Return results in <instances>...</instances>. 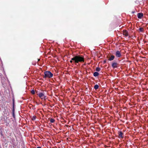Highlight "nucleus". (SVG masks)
<instances>
[{
	"label": "nucleus",
	"instance_id": "f257e3e1",
	"mask_svg": "<svg viewBox=\"0 0 148 148\" xmlns=\"http://www.w3.org/2000/svg\"><path fill=\"white\" fill-rule=\"evenodd\" d=\"M72 60L73 61V62L77 64L79 62H84V60L83 56L80 55H77L71 58Z\"/></svg>",
	"mask_w": 148,
	"mask_h": 148
},
{
	"label": "nucleus",
	"instance_id": "f03ea898",
	"mask_svg": "<svg viewBox=\"0 0 148 148\" xmlns=\"http://www.w3.org/2000/svg\"><path fill=\"white\" fill-rule=\"evenodd\" d=\"M45 78H51L53 76V74L49 71H46L44 72Z\"/></svg>",
	"mask_w": 148,
	"mask_h": 148
},
{
	"label": "nucleus",
	"instance_id": "7ed1b4c3",
	"mask_svg": "<svg viewBox=\"0 0 148 148\" xmlns=\"http://www.w3.org/2000/svg\"><path fill=\"white\" fill-rule=\"evenodd\" d=\"M116 56L117 57H120L121 56V53L119 51H116L115 53Z\"/></svg>",
	"mask_w": 148,
	"mask_h": 148
},
{
	"label": "nucleus",
	"instance_id": "20e7f679",
	"mask_svg": "<svg viewBox=\"0 0 148 148\" xmlns=\"http://www.w3.org/2000/svg\"><path fill=\"white\" fill-rule=\"evenodd\" d=\"M123 34L126 36H128V31L126 30H123Z\"/></svg>",
	"mask_w": 148,
	"mask_h": 148
},
{
	"label": "nucleus",
	"instance_id": "39448f33",
	"mask_svg": "<svg viewBox=\"0 0 148 148\" xmlns=\"http://www.w3.org/2000/svg\"><path fill=\"white\" fill-rule=\"evenodd\" d=\"M143 14L142 13H138L137 14V17L139 18H141L143 17Z\"/></svg>",
	"mask_w": 148,
	"mask_h": 148
},
{
	"label": "nucleus",
	"instance_id": "423d86ee",
	"mask_svg": "<svg viewBox=\"0 0 148 148\" xmlns=\"http://www.w3.org/2000/svg\"><path fill=\"white\" fill-rule=\"evenodd\" d=\"M118 64L116 62H113L112 64V66L113 68H116L117 67V65Z\"/></svg>",
	"mask_w": 148,
	"mask_h": 148
},
{
	"label": "nucleus",
	"instance_id": "0eeeda50",
	"mask_svg": "<svg viewBox=\"0 0 148 148\" xmlns=\"http://www.w3.org/2000/svg\"><path fill=\"white\" fill-rule=\"evenodd\" d=\"M38 96L40 98H42V97L44 96V94L43 93L40 92L38 94Z\"/></svg>",
	"mask_w": 148,
	"mask_h": 148
},
{
	"label": "nucleus",
	"instance_id": "6e6552de",
	"mask_svg": "<svg viewBox=\"0 0 148 148\" xmlns=\"http://www.w3.org/2000/svg\"><path fill=\"white\" fill-rule=\"evenodd\" d=\"M114 56L113 55H112L111 56V57H110V58H108V60H109L110 61H112L113 60V59H114Z\"/></svg>",
	"mask_w": 148,
	"mask_h": 148
},
{
	"label": "nucleus",
	"instance_id": "1a4fd4ad",
	"mask_svg": "<svg viewBox=\"0 0 148 148\" xmlns=\"http://www.w3.org/2000/svg\"><path fill=\"white\" fill-rule=\"evenodd\" d=\"M99 73L97 72H95L94 73V74H93V75L95 76V77H97V76H98V75H99Z\"/></svg>",
	"mask_w": 148,
	"mask_h": 148
},
{
	"label": "nucleus",
	"instance_id": "9d476101",
	"mask_svg": "<svg viewBox=\"0 0 148 148\" xmlns=\"http://www.w3.org/2000/svg\"><path fill=\"white\" fill-rule=\"evenodd\" d=\"M123 134V133L121 132H120L119 133V136L121 138H123V136L122 135Z\"/></svg>",
	"mask_w": 148,
	"mask_h": 148
},
{
	"label": "nucleus",
	"instance_id": "9b49d317",
	"mask_svg": "<svg viewBox=\"0 0 148 148\" xmlns=\"http://www.w3.org/2000/svg\"><path fill=\"white\" fill-rule=\"evenodd\" d=\"M99 87V86L97 84H96L94 86V88L95 90H97L98 88Z\"/></svg>",
	"mask_w": 148,
	"mask_h": 148
},
{
	"label": "nucleus",
	"instance_id": "f8f14e48",
	"mask_svg": "<svg viewBox=\"0 0 148 148\" xmlns=\"http://www.w3.org/2000/svg\"><path fill=\"white\" fill-rule=\"evenodd\" d=\"M139 30L141 32H143L144 31V29L142 27H140L139 29Z\"/></svg>",
	"mask_w": 148,
	"mask_h": 148
},
{
	"label": "nucleus",
	"instance_id": "ddd939ff",
	"mask_svg": "<svg viewBox=\"0 0 148 148\" xmlns=\"http://www.w3.org/2000/svg\"><path fill=\"white\" fill-rule=\"evenodd\" d=\"M55 120L53 119H51L50 120V121L51 123H53L54 122Z\"/></svg>",
	"mask_w": 148,
	"mask_h": 148
},
{
	"label": "nucleus",
	"instance_id": "4468645a",
	"mask_svg": "<svg viewBox=\"0 0 148 148\" xmlns=\"http://www.w3.org/2000/svg\"><path fill=\"white\" fill-rule=\"evenodd\" d=\"M100 68H99V67H97L96 68V71H100Z\"/></svg>",
	"mask_w": 148,
	"mask_h": 148
},
{
	"label": "nucleus",
	"instance_id": "2eb2a0df",
	"mask_svg": "<svg viewBox=\"0 0 148 148\" xmlns=\"http://www.w3.org/2000/svg\"><path fill=\"white\" fill-rule=\"evenodd\" d=\"M31 93L32 94H35V91L34 90H32L31 91Z\"/></svg>",
	"mask_w": 148,
	"mask_h": 148
},
{
	"label": "nucleus",
	"instance_id": "dca6fc26",
	"mask_svg": "<svg viewBox=\"0 0 148 148\" xmlns=\"http://www.w3.org/2000/svg\"><path fill=\"white\" fill-rule=\"evenodd\" d=\"M46 97L44 95V96H43V97H42V98H41L42 99H46Z\"/></svg>",
	"mask_w": 148,
	"mask_h": 148
},
{
	"label": "nucleus",
	"instance_id": "f3484780",
	"mask_svg": "<svg viewBox=\"0 0 148 148\" xmlns=\"http://www.w3.org/2000/svg\"><path fill=\"white\" fill-rule=\"evenodd\" d=\"M36 119V117L35 116H33L32 118V120H35Z\"/></svg>",
	"mask_w": 148,
	"mask_h": 148
},
{
	"label": "nucleus",
	"instance_id": "a211bd4d",
	"mask_svg": "<svg viewBox=\"0 0 148 148\" xmlns=\"http://www.w3.org/2000/svg\"><path fill=\"white\" fill-rule=\"evenodd\" d=\"M70 62L71 63H72V62H73V60H72L71 59V60H70Z\"/></svg>",
	"mask_w": 148,
	"mask_h": 148
},
{
	"label": "nucleus",
	"instance_id": "6ab92c4d",
	"mask_svg": "<svg viewBox=\"0 0 148 148\" xmlns=\"http://www.w3.org/2000/svg\"><path fill=\"white\" fill-rule=\"evenodd\" d=\"M13 116L14 117L15 115L14 113V111L13 112Z\"/></svg>",
	"mask_w": 148,
	"mask_h": 148
},
{
	"label": "nucleus",
	"instance_id": "aec40b11",
	"mask_svg": "<svg viewBox=\"0 0 148 148\" xmlns=\"http://www.w3.org/2000/svg\"><path fill=\"white\" fill-rule=\"evenodd\" d=\"M37 148H41L40 147H38Z\"/></svg>",
	"mask_w": 148,
	"mask_h": 148
}]
</instances>
